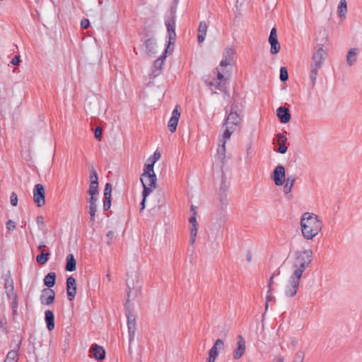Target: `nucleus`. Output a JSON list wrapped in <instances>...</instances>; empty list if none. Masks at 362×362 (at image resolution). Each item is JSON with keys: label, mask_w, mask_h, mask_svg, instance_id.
<instances>
[{"label": "nucleus", "mask_w": 362, "mask_h": 362, "mask_svg": "<svg viewBox=\"0 0 362 362\" xmlns=\"http://www.w3.org/2000/svg\"><path fill=\"white\" fill-rule=\"evenodd\" d=\"M45 320L47 328L49 331H52L54 328V315L52 311L47 310L45 313Z\"/></svg>", "instance_id": "28"}, {"label": "nucleus", "mask_w": 362, "mask_h": 362, "mask_svg": "<svg viewBox=\"0 0 362 362\" xmlns=\"http://www.w3.org/2000/svg\"><path fill=\"white\" fill-rule=\"evenodd\" d=\"M358 54V49L351 48L349 50L346 55V61L349 66H352L354 62L356 61V59H352L353 57H356Z\"/></svg>", "instance_id": "36"}, {"label": "nucleus", "mask_w": 362, "mask_h": 362, "mask_svg": "<svg viewBox=\"0 0 362 362\" xmlns=\"http://www.w3.org/2000/svg\"><path fill=\"white\" fill-rule=\"evenodd\" d=\"M111 206V197H104L103 199V209L104 211H107L110 209Z\"/></svg>", "instance_id": "47"}, {"label": "nucleus", "mask_w": 362, "mask_h": 362, "mask_svg": "<svg viewBox=\"0 0 362 362\" xmlns=\"http://www.w3.org/2000/svg\"><path fill=\"white\" fill-rule=\"evenodd\" d=\"M312 255L313 252L310 250L296 252L293 262L295 270L292 273V276L300 279L303 272L311 264Z\"/></svg>", "instance_id": "3"}, {"label": "nucleus", "mask_w": 362, "mask_h": 362, "mask_svg": "<svg viewBox=\"0 0 362 362\" xmlns=\"http://www.w3.org/2000/svg\"><path fill=\"white\" fill-rule=\"evenodd\" d=\"M280 271L279 269H277L270 277L269 283H268V293H271L272 291V284H273V279L274 278V276L279 275Z\"/></svg>", "instance_id": "45"}, {"label": "nucleus", "mask_w": 362, "mask_h": 362, "mask_svg": "<svg viewBox=\"0 0 362 362\" xmlns=\"http://www.w3.org/2000/svg\"><path fill=\"white\" fill-rule=\"evenodd\" d=\"M284 358L283 356H279L274 362H284Z\"/></svg>", "instance_id": "61"}, {"label": "nucleus", "mask_w": 362, "mask_h": 362, "mask_svg": "<svg viewBox=\"0 0 362 362\" xmlns=\"http://www.w3.org/2000/svg\"><path fill=\"white\" fill-rule=\"evenodd\" d=\"M56 281V274L54 272H49L44 278V284L48 287V288L54 286Z\"/></svg>", "instance_id": "32"}, {"label": "nucleus", "mask_w": 362, "mask_h": 362, "mask_svg": "<svg viewBox=\"0 0 362 362\" xmlns=\"http://www.w3.org/2000/svg\"><path fill=\"white\" fill-rule=\"evenodd\" d=\"M280 80L282 82H286L288 79V74L286 67L281 66L280 68Z\"/></svg>", "instance_id": "41"}, {"label": "nucleus", "mask_w": 362, "mask_h": 362, "mask_svg": "<svg viewBox=\"0 0 362 362\" xmlns=\"http://www.w3.org/2000/svg\"><path fill=\"white\" fill-rule=\"evenodd\" d=\"M190 211L192 212V214L194 212H197V207L194 205H192L191 207H190Z\"/></svg>", "instance_id": "62"}, {"label": "nucleus", "mask_w": 362, "mask_h": 362, "mask_svg": "<svg viewBox=\"0 0 362 362\" xmlns=\"http://www.w3.org/2000/svg\"><path fill=\"white\" fill-rule=\"evenodd\" d=\"M165 25L167 27L168 34V46L170 45L174 44L175 40L176 39V33H175V21L173 20H166Z\"/></svg>", "instance_id": "22"}, {"label": "nucleus", "mask_w": 362, "mask_h": 362, "mask_svg": "<svg viewBox=\"0 0 362 362\" xmlns=\"http://www.w3.org/2000/svg\"><path fill=\"white\" fill-rule=\"evenodd\" d=\"M112 185L109 182L106 183L104 189V197H111Z\"/></svg>", "instance_id": "46"}, {"label": "nucleus", "mask_w": 362, "mask_h": 362, "mask_svg": "<svg viewBox=\"0 0 362 362\" xmlns=\"http://www.w3.org/2000/svg\"><path fill=\"white\" fill-rule=\"evenodd\" d=\"M276 115L279 121L283 124L288 123L291 119L290 110L284 106H280L277 108Z\"/></svg>", "instance_id": "23"}, {"label": "nucleus", "mask_w": 362, "mask_h": 362, "mask_svg": "<svg viewBox=\"0 0 362 362\" xmlns=\"http://www.w3.org/2000/svg\"><path fill=\"white\" fill-rule=\"evenodd\" d=\"M235 50L231 47H226L223 52V59L220 62V66L224 67L230 65L233 61Z\"/></svg>", "instance_id": "21"}, {"label": "nucleus", "mask_w": 362, "mask_h": 362, "mask_svg": "<svg viewBox=\"0 0 362 362\" xmlns=\"http://www.w3.org/2000/svg\"><path fill=\"white\" fill-rule=\"evenodd\" d=\"M228 202L227 199V193H225L224 191H219V205L221 210L223 211V212L220 214L221 216H225L224 211L228 206Z\"/></svg>", "instance_id": "30"}, {"label": "nucleus", "mask_w": 362, "mask_h": 362, "mask_svg": "<svg viewBox=\"0 0 362 362\" xmlns=\"http://www.w3.org/2000/svg\"><path fill=\"white\" fill-rule=\"evenodd\" d=\"M207 28L208 27L205 21H201L199 23L197 35V40L199 43H202L205 40Z\"/></svg>", "instance_id": "29"}, {"label": "nucleus", "mask_w": 362, "mask_h": 362, "mask_svg": "<svg viewBox=\"0 0 362 362\" xmlns=\"http://www.w3.org/2000/svg\"><path fill=\"white\" fill-rule=\"evenodd\" d=\"M8 299L12 300L11 308L12 309H18V297L16 296L13 298H9Z\"/></svg>", "instance_id": "54"}, {"label": "nucleus", "mask_w": 362, "mask_h": 362, "mask_svg": "<svg viewBox=\"0 0 362 362\" xmlns=\"http://www.w3.org/2000/svg\"><path fill=\"white\" fill-rule=\"evenodd\" d=\"M268 41L271 45L270 53L272 54H276L277 53H279L281 49V45L278 40L277 30L275 27L272 28Z\"/></svg>", "instance_id": "11"}, {"label": "nucleus", "mask_w": 362, "mask_h": 362, "mask_svg": "<svg viewBox=\"0 0 362 362\" xmlns=\"http://www.w3.org/2000/svg\"><path fill=\"white\" fill-rule=\"evenodd\" d=\"M296 181V176L294 175H291L285 178V185L284 186V192L285 194H288L291 192L293 185Z\"/></svg>", "instance_id": "31"}, {"label": "nucleus", "mask_w": 362, "mask_h": 362, "mask_svg": "<svg viewBox=\"0 0 362 362\" xmlns=\"http://www.w3.org/2000/svg\"><path fill=\"white\" fill-rule=\"evenodd\" d=\"M125 310V315L127 319V327H128V332H129V348L131 347V344L134 339L135 332L136 329V317L134 315V308H129V305L127 306V309Z\"/></svg>", "instance_id": "6"}, {"label": "nucleus", "mask_w": 362, "mask_h": 362, "mask_svg": "<svg viewBox=\"0 0 362 362\" xmlns=\"http://www.w3.org/2000/svg\"><path fill=\"white\" fill-rule=\"evenodd\" d=\"M37 249L41 252H45L46 249V245L44 242H40V244L37 246Z\"/></svg>", "instance_id": "56"}, {"label": "nucleus", "mask_w": 362, "mask_h": 362, "mask_svg": "<svg viewBox=\"0 0 362 362\" xmlns=\"http://www.w3.org/2000/svg\"><path fill=\"white\" fill-rule=\"evenodd\" d=\"M304 358L305 352L300 350L296 354L293 362H303Z\"/></svg>", "instance_id": "44"}, {"label": "nucleus", "mask_w": 362, "mask_h": 362, "mask_svg": "<svg viewBox=\"0 0 362 362\" xmlns=\"http://www.w3.org/2000/svg\"><path fill=\"white\" fill-rule=\"evenodd\" d=\"M167 52H168V48H166V49H165L164 53H163V54H162V55L158 58V59H162V63H163V62H164V61H165V58H166V57H167V56H166V53H167Z\"/></svg>", "instance_id": "60"}, {"label": "nucleus", "mask_w": 362, "mask_h": 362, "mask_svg": "<svg viewBox=\"0 0 362 362\" xmlns=\"http://www.w3.org/2000/svg\"><path fill=\"white\" fill-rule=\"evenodd\" d=\"M300 226L303 237L312 240L322 230V222L317 215L305 212L301 216Z\"/></svg>", "instance_id": "1"}, {"label": "nucleus", "mask_w": 362, "mask_h": 362, "mask_svg": "<svg viewBox=\"0 0 362 362\" xmlns=\"http://www.w3.org/2000/svg\"><path fill=\"white\" fill-rule=\"evenodd\" d=\"M45 188L42 185L37 184L33 189V199L37 206L41 207L45 204Z\"/></svg>", "instance_id": "12"}, {"label": "nucleus", "mask_w": 362, "mask_h": 362, "mask_svg": "<svg viewBox=\"0 0 362 362\" xmlns=\"http://www.w3.org/2000/svg\"><path fill=\"white\" fill-rule=\"evenodd\" d=\"M37 223L38 226L44 225V218L42 216H39L37 217Z\"/></svg>", "instance_id": "59"}, {"label": "nucleus", "mask_w": 362, "mask_h": 362, "mask_svg": "<svg viewBox=\"0 0 362 362\" xmlns=\"http://www.w3.org/2000/svg\"><path fill=\"white\" fill-rule=\"evenodd\" d=\"M285 177L286 169L284 166L281 165H277L271 175V179L274 182L276 186L283 185L285 182Z\"/></svg>", "instance_id": "9"}, {"label": "nucleus", "mask_w": 362, "mask_h": 362, "mask_svg": "<svg viewBox=\"0 0 362 362\" xmlns=\"http://www.w3.org/2000/svg\"><path fill=\"white\" fill-rule=\"evenodd\" d=\"M160 158V153L159 152H154L153 155L148 159V162L151 161L152 163H155Z\"/></svg>", "instance_id": "49"}, {"label": "nucleus", "mask_w": 362, "mask_h": 362, "mask_svg": "<svg viewBox=\"0 0 362 362\" xmlns=\"http://www.w3.org/2000/svg\"><path fill=\"white\" fill-rule=\"evenodd\" d=\"M49 256V252H41L36 257V261L38 264L43 265L47 262Z\"/></svg>", "instance_id": "37"}, {"label": "nucleus", "mask_w": 362, "mask_h": 362, "mask_svg": "<svg viewBox=\"0 0 362 362\" xmlns=\"http://www.w3.org/2000/svg\"><path fill=\"white\" fill-rule=\"evenodd\" d=\"M20 62H21L20 57H19V56H15V57L11 59V63L13 65H18V64L20 63Z\"/></svg>", "instance_id": "57"}, {"label": "nucleus", "mask_w": 362, "mask_h": 362, "mask_svg": "<svg viewBox=\"0 0 362 362\" xmlns=\"http://www.w3.org/2000/svg\"><path fill=\"white\" fill-rule=\"evenodd\" d=\"M337 12L339 18H342L345 17L347 12V4L346 0H341L339 1Z\"/></svg>", "instance_id": "34"}, {"label": "nucleus", "mask_w": 362, "mask_h": 362, "mask_svg": "<svg viewBox=\"0 0 362 362\" xmlns=\"http://www.w3.org/2000/svg\"><path fill=\"white\" fill-rule=\"evenodd\" d=\"M98 175L95 170L92 168V221H93V218L95 216V212L96 211V205L95 204V196L98 195Z\"/></svg>", "instance_id": "13"}, {"label": "nucleus", "mask_w": 362, "mask_h": 362, "mask_svg": "<svg viewBox=\"0 0 362 362\" xmlns=\"http://www.w3.org/2000/svg\"><path fill=\"white\" fill-rule=\"evenodd\" d=\"M224 349V344L222 339H218L209 351V357L216 358L218 355V350Z\"/></svg>", "instance_id": "26"}, {"label": "nucleus", "mask_w": 362, "mask_h": 362, "mask_svg": "<svg viewBox=\"0 0 362 362\" xmlns=\"http://www.w3.org/2000/svg\"><path fill=\"white\" fill-rule=\"evenodd\" d=\"M113 235H114V233L112 231H109L107 235H106V238H107V245H110L111 244V241H112V239L113 238Z\"/></svg>", "instance_id": "55"}, {"label": "nucleus", "mask_w": 362, "mask_h": 362, "mask_svg": "<svg viewBox=\"0 0 362 362\" xmlns=\"http://www.w3.org/2000/svg\"><path fill=\"white\" fill-rule=\"evenodd\" d=\"M4 288L8 298H13L17 296L14 291L13 281L9 274L7 275L5 279Z\"/></svg>", "instance_id": "24"}, {"label": "nucleus", "mask_w": 362, "mask_h": 362, "mask_svg": "<svg viewBox=\"0 0 362 362\" xmlns=\"http://www.w3.org/2000/svg\"><path fill=\"white\" fill-rule=\"evenodd\" d=\"M140 181L142 183L143 191L148 189L151 190V192H152L153 190L156 189L157 185V178L155 173L146 175L145 177H144L143 174H141L140 177Z\"/></svg>", "instance_id": "10"}, {"label": "nucleus", "mask_w": 362, "mask_h": 362, "mask_svg": "<svg viewBox=\"0 0 362 362\" xmlns=\"http://www.w3.org/2000/svg\"><path fill=\"white\" fill-rule=\"evenodd\" d=\"M163 64L161 59H157L154 61L153 70L151 74H150V79H154L161 74Z\"/></svg>", "instance_id": "27"}, {"label": "nucleus", "mask_w": 362, "mask_h": 362, "mask_svg": "<svg viewBox=\"0 0 362 362\" xmlns=\"http://www.w3.org/2000/svg\"><path fill=\"white\" fill-rule=\"evenodd\" d=\"M217 158L223 164L226 159L225 141L221 145H219L217 149Z\"/></svg>", "instance_id": "35"}, {"label": "nucleus", "mask_w": 362, "mask_h": 362, "mask_svg": "<svg viewBox=\"0 0 362 362\" xmlns=\"http://www.w3.org/2000/svg\"><path fill=\"white\" fill-rule=\"evenodd\" d=\"M320 69H317L316 68H311L310 73V80L311 86L313 88L316 83L317 76L318 74V71Z\"/></svg>", "instance_id": "38"}, {"label": "nucleus", "mask_w": 362, "mask_h": 362, "mask_svg": "<svg viewBox=\"0 0 362 362\" xmlns=\"http://www.w3.org/2000/svg\"><path fill=\"white\" fill-rule=\"evenodd\" d=\"M6 228L9 230H13L16 228V223L11 220H8L6 223Z\"/></svg>", "instance_id": "53"}, {"label": "nucleus", "mask_w": 362, "mask_h": 362, "mask_svg": "<svg viewBox=\"0 0 362 362\" xmlns=\"http://www.w3.org/2000/svg\"><path fill=\"white\" fill-rule=\"evenodd\" d=\"M300 279H298L292 275L290 276L285 291V294L286 296L293 297L297 293L300 285Z\"/></svg>", "instance_id": "14"}, {"label": "nucleus", "mask_w": 362, "mask_h": 362, "mask_svg": "<svg viewBox=\"0 0 362 362\" xmlns=\"http://www.w3.org/2000/svg\"><path fill=\"white\" fill-rule=\"evenodd\" d=\"M240 108L238 104L235 102L233 103L230 105V112L223 123V125L226 126V129L223 134V139H230L234 132H239L240 130L242 119L238 114Z\"/></svg>", "instance_id": "2"}, {"label": "nucleus", "mask_w": 362, "mask_h": 362, "mask_svg": "<svg viewBox=\"0 0 362 362\" xmlns=\"http://www.w3.org/2000/svg\"><path fill=\"white\" fill-rule=\"evenodd\" d=\"M227 190L228 187L226 186L225 182L222 181L219 191H224L225 193H227Z\"/></svg>", "instance_id": "58"}, {"label": "nucleus", "mask_w": 362, "mask_h": 362, "mask_svg": "<svg viewBox=\"0 0 362 362\" xmlns=\"http://www.w3.org/2000/svg\"><path fill=\"white\" fill-rule=\"evenodd\" d=\"M66 260V267H65L66 270L68 272L74 271L76 269V262L74 255L72 254H69V255H67Z\"/></svg>", "instance_id": "33"}, {"label": "nucleus", "mask_w": 362, "mask_h": 362, "mask_svg": "<svg viewBox=\"0 0 362 362\" xmlns=\"http://www.w3.org/2000/svg\"><path fill=\"white\" fill-rule=\"evenodd\" d=\"M151 190L146 189L145 191L142 192V200L140 203V211H143L146 206V197L150 194Z\"/></svg>", "instance_id": "40"}, {"label": "nucleus", "mask_w": 362, "mask_h": 362, "mask_svg": "<svg viewBox=\"0 0 362 362\" xmlns=\"http://www.w3.org/2000/svg\"><path fill=\"white\" fill-rule=\"evenodd\" d=\"M251 259H252V255H251V254L250 252H248L247 255V260L248 262H250Z\"/></svg>", "instance_id": "63"}, {"label": "nucleus", "mask_w": 362, "mask_h": 362, "mask_svg": "<svg viewBox=\"0 0 362 362\" xmlns=\"http://www.w3.org/2000/svg\"><path fill=\"white\" fill-rule=\"evenodd\" d=\"M246 345L245 340L242 335L238 336L237 348L234 349L233 356L234 359L240 358L245 353Z\"/></svg>", "instance_id": "15"}, {"label": "nucleus", "mask_w": 362, "mask_h": 362, "mask_svg": "<svg viewBox=\"0 0 362 362\" xmlns=\"http://www.w3.org/2000/svg\"><path fill=\"white\" fill-rule=\"evenodd\" d=\"M275 302V298L272 295L271 293L267 292V295L266 297V303H265V309L267 310L269 303Z\"/></svg>", "instance_id": "48"}, {"label": "nucleus", "mask_w": 362, "mask_h": 362, "mask_svg": "<svg viewBox=\"0 0 362 362\" xmlns=\"http://www.w3.org/2000/svg\"><path fill=\"white\" fill-rule=\"evenodd\" d=\"M10 199H11V205L16 206L18 204V197H17V194L16 193L13 192L11 194Z\"/></svg>", "instance_id": "51"}, {"label": "nucleus", "mask_w": 362, "mask_h": 362, "mask_svg": "<svg viewBox=\"0 0 362 362\" xmlns=\"http://www.w3.org/2000/svg\"><path fill=\"white\" fill-rule=\"evenodd\" d=\"M214 70L217 74L216 77L210 81L208 85L214 87L223 93H226L228 77L224 74L223 69L221 71L218 68H216Z\"/></svg>", "instance_id": "5"}, {"label": "nucleus", "mask_w": 362, "mask_h": 362, "mask_svg": "<svg viewBox=\"0 0 362 362\" xmlns=\"http://www.w3.org/2000/svg\"><path fill=\"white\" fill-rule=\"evenodd\" d=\"M127 287V299L124 303V309L127 306L134 308L132 302L134 301L141 294V284L136 274L131 275L127 274V279L126 280Z\"/></svg>", "instance_id": "4"}, {"label": "nucleus", "mask_w": 362, "mask_h": 362, "mask_svg": "<svg viewBox=\"0 0 362 362\" xmlns=\"http://www.w3.org/2000/svg\"><path fill=\"white\" fill-rule=\"evenodd\" d=\"M98 57H99V59L102 58V57H103L102 51L99 49L98 50Z\"/></svg>", "instance_id": "64"}, {"label": "nucleus", "mask_w": 362, "mask_h": 362, "mask_svg": "<svg viewBox=\"0 0 362 362\" xmlns=\"http://www.w3.org/2000/svg\"><path fill=\"white\" fill-rule=\"evenodd\" d=\"M18 353L16 351H11L8 353L5 360L10 361V362H17Z\"/></svg>", "instance_id": "42"}, {"label": "nucleus", "mask_w": 362, "mask_h": 362, "mask_svg": "<svg viewBox=\"0 0 362 362\" xmlns=\"http://www.w3.org/2000/svg\"><path fill=\"white\" fill-rule=\"evenodd\" d=\"M179 105H176L175 108L173 110L172 112V117H170L168 127L170 132L173 133L176 131L179 118L180 117V112L178 111L177 107Z\"/></svg>", "instance_id": "18"}, {"label": "nucleus", "mask_w": 362, "mask_h": 362, "mask_svg": "<svg viewBox=\"0 0 362 362\" xmlns=\"http://www.w3.org/2000/svg\"><path fill=\"white\" fill-rule=\"evenodd\" d=\"M106 357V351L103 346L98 344H92V358L97 361L102 362Z\"/></svg>", "instance_id": "17"}, {"label": "nucleus", "mask_w": 362, "mask_h": 362, "mask_svg": "<svg viewBox=\"0 0 362 362\" xmlns=\"http://www.w3.org/2000/svg\"><path fill=\"white\" fill-rule=\"evenodd\" d=\"M327 56V53L322 47L318 48L312 57L310 68L320 69Z\"/></svg>", "instance_id": "8"}, {"label": "nucleus", "mask_w": 362, "mask_h": 362, "mask_svg": "<svg viewBox=\"0 0 362 362\" xmlns=\"http://www.w3.org/2000/svg\"><path fill=\"white\" fill-rule=\"evenodd\" d=\"M176 11H177V7L176 6H172L170 7V17L168 20H173L174 21H175V18H176Z\"/></svg>", "instance_id": "50"}, {"label": "nucleus", "mask_w": 362, "mask_h": 362, "mask_svg": "<svg viewBox=\"0 0 362 362\" xmlns=\"http://www.w3.org/2000/svg\"><path fill=\"white\" fill-rule=\"evenodd\" d=\"M66 292L68 299L72 300L76 294V279L72 276H69L66 279Z\"/></svg>", "instance_id": "20"}, {"label": "nucleus", "mask_w": 362, "mask_h": 362, "mask_svg": "<svg viewBox=\"0 0 362 362\" xmlns=\"http://www.w3.org/2000/svg\"><path fill=\"white\" fill-rule=\"evenodd\" d=\"M139 35L146 38L143 44L146 54L149 57H154L156 54V39L151 37V33L148 30L140 33Z\"/></svg>", "instance_id": "7"}, {"label": "nucleus", "mask_w": 362, "mask_h": 362, "mask_svg": "<svg viewBox=\"0 0 362 362\" xmlns=\"http://www.w3.org/2000/svg\"><path fill=\"white\" fill-rule=\"evenodd\" d=\"M276 139L279 143V148L275 151L281 154L286 153L288 148L286 146L287 138L281 133H279L276 135Z\"/></svg>", "instance_id": "25"}, {"label": "nucleus", "mask_w": 362, "mask_h": 362, "mask_svg": "<svg viewBox=\"0 0 362 362\" xmlns=\"http://www.w3.org/2000/svg\"><path fill=\"white\" fill-rule=\"evenodd\" d=\"M55 298L54 290L50 288H44L40 296V302L43 305H49L53 303Z\"/></svg>", "instance_id": "16"}, {"label": "nucleus", "mask_w": 362, "mask_h": 362, "mask_svg": "<svg viewBox=\"0 0 362 362\" xmlns=\"http://www.w3.org/2000/svg\"><path fill=\"white\" fill-rule=\"evenodd\" d=\"M197 212H194L192 216L189 218V222L192 225L190 228V238L189 242L191 245L195 243L196 237L197 234Z\"/></svg>", "instance_id": "19"}, {"label": "nucleus", "mask_w": 362, "mask_h": 362, "mask_svg": "<svg viewBox=\"0 0 362 362\" xmlns=\"http://www.w3.org/2000/svg\"><path fill=\"white\" fill-rule=\"evenodd\" d=\"M153 166H154V164L152 163H145L144 168V173H142L144 177H145V176L146 175L155 173L154 170H153Z\"/></svg>", "instance_id": "39"}, {"label": "nucleus", "mask_w": 362, "mask_h": 362, "mask_svg": "<svg viewBox=\"0 0 362 362\" xmlns=\"http://www.w3.org/2000/svg\"><path fill=\"white\" fill-rule=\"evenodd\" d=\"M93 131L94 132L95 138L98 141H101L103 138V128L98 126L95 129V130L92 128V132Z\"/></svg>", "instance_id": "43"}, {"label": "nucleus", "mask_w": 362, "mask_h": 362, "mask_svg": "<svg viewBox=\"0 0 362 362\" xmlns=\"http://www.w3.org/2000/svg\"><path fill=\"white\" fill-rule=\"evenodd\" d=\"M81 28L86 29L90 26V21L88 18H84L81 21Z\"/></svg>", "instance_id": "52"}]
</instances>
